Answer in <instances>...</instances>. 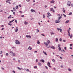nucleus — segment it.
Instances as JSON below:
<instances>
[{"instance_id":"nucleus-41","label":"nucleus","mask_w":73,"mask_h":73,"mask_svg":"<svg viewBox=\"0 0 73 73\" xmlns=\"http://www.w3.org/2000/svg\"><path fill=\"white\" fill-rule=\"evenodd\" d=\"M8 25H10V26H11V25H12V24L9 23H8Z\"/></svg>"},{"instance_id":"nucleus-31","label":"nucleus","mask_w":73,"mask_h":73,"mask_svg":"<svg viewBox=\"0 0 73 73\" xmlns=\"http://www.w3.org/2000/svg\"><path fill=\"white\" fill-rule=\"evenodd\" d=\"M69 21H67L65 23H66V24H68V23H69Z\"/></svg>"},{"instance_id":"nucleus-29","label":"nucleus","mask_w":73,"mask_h":73,"mask_svg":"<svg viewBox=\"0 0 73 73\" xmlns=\"http://www.w3.org/2000/svg\"><path fill=\"white\" fill-rule=\"evenodd\" d=\"M58 46L59 48L60 47V46H61V45L60 44H59L58 45Z\"/></svg>"},{"instance_id":"nucleus-40","label":"nucleus","mask_w":73,"mask_h":73,"mask_svg":"<svg viewBox=\"0 0 73 73\" xmlns=\"http://www.w3.org/2000/svg\"><path fill=\"white\" fill-rule=\"evenodd\" d=\"M3 53V51H1L0 52V54H1Z\"/></svg>"},{"instance_id":"nucleus-32","label":"nucleus","mask_w":73,"mask_h":73,"mask_svg":"<svg viewBox=\"0 0 73 73\" xmlns=\"http://www.w3.org/2000/svg\"><path fill=\"white\" fill-rule=\"evenodd\" d=\"M62 11L63 12H64V13H65V10L63 9Z\"/></svg>"},{"instance_id":"nucleus-26","label":"nucleus","mask_w":73,"mask_h":73,"mask_svg":"<svg viewBox=\"0 0 73 73\" xmlns=\"http://www.w3.org/2000/svg\"><path fill=\"white\" fill-rule=\"evenodd\" d=\"M13 9L14 11H16V9H15V8L13 7Z\"/></svg>"},{"instance_id":"nucleus-57","label":"nucleus","mask_w":73,"mask_h":73,"mask_svg":"<svg viewBox=\"0 0 73 73\" xmlns=\"http://www.w3.org/2000/svg\"><path fill=\"white\" fill-rule=\"evenodd\" d=\"M37 52V51H35V53H36Z\"/></svg>"},{"instance_id":"nucleus-51","label":"nucleus","mask_w":73,"mask_h":73,"mask_svg":"<svg viewBox=\"0 0 73 73\" xmlns=\"http://www.w3.org/2000/svg\"><path fill=\"white\" fill-rule=\"evenodd\" d=\"M70 46H72V45H73V44H70Z\"/></svg>"},{"instance_id":"nucleus-23","label":"nucleus","mask_w":73,"mask_h":73,"mask_svg":"<svg viewBox=\"0 0 73 73\" xmlns=\"http://www.w3.org/2000/svg\"><path fill=\"white\" fill-rule=\"evenodd\" d=\"M15 21V19L13 20L12 21H10L9 22V23H12V22H13V21Z\"/></svg>"},{"instance_id":"nucleus-15","label":"nucleus","mask_w":73,"mask_h":73,"mask_svg":"<svg viewBox=\"0 0 73 73\" xmlns=\"http://www.w3.org/2000/svg\"><path fill=\"white\" fill-rule=\"evenodd\" d=\"M28 49L29 50H32V48L30 46H29V48H28Z\"/></svg>"},{"instance_id":"nucleus-43","label":"nucleus","mask_w":73,"mask_h":73,"mask_svg":"<svg viewBox=\"0 0 73 73\" xmlns=\"http://www.w3.org/2000/svg\"><path fill=\"white\" fill-rule=\"evenodd\" d=\"M51 35H54V33H51Z\"/></svg>"},{"instance_id":"nucleus-59","label":"nucleus","mask_w":73,"mask_h":73,"mask_svg":"<svg viewBox=\"0 0 73 73\" xmlns=\"http://www.w3.org/2000/svg\"><path fill=\"white\" fill-rule=\"evenodd\" d=\"M63 42H65V41H65V40H63Z\"/></svg>"},{"instance_id":"nucleus-30","label":"nucleus","mask_w":73,"mask_h":73,"mask_svg":"<svg viewBox=\"0 0 73 73\" xmlns=\"http://www.w3.org/2000/svg\"><path fill=\"white\" fill-rule=\"evenodd\" d=\"M52 60V61H53V62H55V60L54 59H53Z\"/></svg>"},{"instance_id":"nucleus-9","label":"nucleus","mask_w":73,"mask_h":73,"mask_svg":"<svg viewBox=\"0 0 73 73\" xmlns=\"http://www.w3.org/2000/svg\"><path fill=\"white\" fill-rule=\"evenodd\" d=\"M26 37H27L28 38H31V36H30V35H26Z\"/></svg>"},{"instance_id":"nucleus-64","label":"nucleus","mask_w":73,"mask_h":73,"mask_svg":"<svg viewBox=\"0 0 73 73\" xmlns=\"http://www.w3.org/2000/svg\"><path fill=\"white\" fill-rule=\"evenodd\" d=\"M6 55H8V53H6Z\"/></svg>"},{"instance_id":"nucleus-8","label":"nucleus","mask_w":73,"mask_h":73,"mask_svg":"<svg viewBox=\"0 0 73 73\" xmlns=\"http://www.w3.org/2000/svg\"><path fill=\"white\" fill-rule=\"evenodd\" d=\"M50 11H52L53 12H54V9L53 8H50Z\"/></svg>"},{"instance_id":"nucleus-39","label":"nucleus","mask_w":73,"mask_h":73,"mask_svg":"<svg viewBox=\"0 0 73 73\" xmlns=\"http://www.w3.org/2000/svg\"><path fill=\"white\" fill-rule=\"evenodd\" d=\"M56 42H57V41H58V38H56Z\"/></svg>"},{"instance_id":"nucleus-4","label":"nucleus","mask_w":73,"mask_h":73,"mask_svg":"<svg viewBox=\"0 0 73 73\" xmlns=\"http://www.w3.org/2000/svg\"><path fill=\"white\" fill-rule=\"evenodd\" d=\"M47 14L48 15V16H47V17H48V19H50V18H49V16H51V14L49 13H47Z\"/></svg>"},{"instance_id":"nucleus-12","label":"nucleus","mask_w":73,"mask_h":73,"mask_svg":"<svg viewBox=\"0 0 73 73\" xmlns=\"http://www.w3.org/2000/svg\"><path fill=\"white\" fill-rule=\"evenodd\" d=\"M31 11L32 12H36V11H35V10L32 9L31 10Z\"/></svg>"},{"instance_id":"nucleus-25","label":"nucleus","mask_w":73,"mask_h":73,"mask_svg":"<svg viewBox=\"0 0 73 73\" xmlns=\"http://www.w3.org/2000/svg\"><path fill=\"white\" fill-rule=\"evenodd\" d=\"M51 48H52V49H55L54 47L53 46H51Z\"/></svg>"},{"instance_id":"nucleus-18","label":"nucleus","mask_w":73,"mask_h":73,"mask_svg":"<svg viewBox=\"0 0 73 73\" xmlns=\"http://www.w3.org/2000/svg\"><path fill=\"white\" fill-rule=\"evenodd\" d=\"M55 1H54L52 0L51 1H50L51 3H54Z\"/></svg>"},{"instance_id":"nucleus-6","label":"nucleus","mask_w":73,"mask_h":73,"mask_svg":"<svg viewBox=\"0 0 73 73\" xmlns=\"http://www.w3.org/2000/svg\"><path fill=\"white\" fill-rule=\"evenodd\" d=\"M70 4H71V2L70 1H69L67 2V5H68V6H70Z\"/></svg>"},{"instance_id":"nucleus-5","label":"nucleus","mask_w":73,"mask_h":73,"mask_svg":"<svg viewBox=\"0 0 73 73\" xmlns=\"http://www.w3.org/2000/svg\"><path fill=\"white\" fill-rule=\"evenodd\" d=\"M10 54H11L12 55H15V53H13L12 51L10 52Z\"/></svg>"},{"instance_id":"nucleus-11","label":"nucleus","mask_w":73,"mask_h":73,"mask_svg":"<svg viewBox=\"0 0 73 73\" xmlns=\"http://www.w3.org/2000/svg\"><path fill=\"white\" fill-rule=\"evenodd\" d=\"M15 32H18V27H16V29H15Z\"/></svg>"},{"instance_id":"nucleus-24","label":"nucleus","mask_w":73,"mask_h":73,"mask_svg":"<svg viewBox=\"0 0 73 73\" xmlns=\"http://www.w3.org/2000/svg\"><path fill=\"white\" fill-rule=\"evenodd\" d=\"M43 53H44V54L45 55H47V54H46V53L45 52H44V51H43Z\"/></svg>"},{"instance_id":"nucleus-27","label":"nucleus","mask_w":73,"mask_h":73,"mask_svg":"<svg viewBox=\"0 0 73 73\" xmlns=\"http://www.w3.org/2000/svg\"><path fill=\"white\" fill-rule=\"evenodd\" d=\"M72 15V13H70L68 15L70 16V15Z\"/></svg>"},{"instance_id":"nucleus-49","label":"nucleus","mask_w":73,"mask_h":73,"mask_svg":"<svg viewBox=\"0 0 73 73\" xmlns=\"http://www.w3.org/2000/svg\"><path fill=\"white\" fill-rule=\"evenodd\" d=\"M64 49L66 50V47H64Z\"/></svg>"},{"instance_id":"nucleus-55","label":"nucleus","mask_w":73,"mask_h":73,"mask_svg":"<svg viewBox=\"0 0 73 73\" xmlns=\"http://www.w3.org/2000/svg\"><path fill=\"white\" fill-rule=\"evenodd\" d=\"M18 62H21L20 60H18Z\"/></svg>"},{"instance_id":"nucleus-14","label":"nucleus","mask_w":73,"mask_h":73,"mask_svg":"<svg viewBox=\"0 0 73 73\" xmlns=\"http://www.w3.org/2000/svg\"><path fill=\"white\" fill-rule=\"evenodd\" d=\"M47 44H50V42L49 40L47 41Z\"/></svg>"},{"instance_id":"nucleus-58","label":"nucleus","mask_w":73,"mask_h":73,"mask_svg":"<svg viewBox=\"0 0 73 73\" xmlns=\"http://www.w3.org/2000/svg\"><path fill=\"white\" fill-rule=\"evenodd\" d=\"M13 15H15V12H13Z\"/></svg>"},{"instance_id":"nucleus-63","label":"nucleus","mask_w":73,"mask_h":73,"mask_svg":"<svg viewBox=\"0 0 73 73\" xmlns=\"http://www.w3.org/2000/svg\"><path fill=\"white\" fill-rule=\"evenodd\" d=\"M45 68H46V69H48V67H47L46 66H45Z\"/></svg>"},{"instance_id":"nucleus-47","label":"nucleus","mask_w":73,"mask_h":73,"mask_svg":"<svg viewBox=\"0 0 73 73\" xmlns=\"http://www.w3.org/2000/svg\"><path fill=\"white\" fill-rule=\"evenodd\" d=\"M36 62H38V59H36Z\"/></svg>"},{"instance_id":"nucleus-48","label":"nucleus","mask_w":73,"mask_h":73,"mask_svg":"<svg viewBox=\"0 0 73 73\" xmlns=\"http://www.w3.org/2000/svg\"><path fill=\"white\" fill-rule=\"evenodd\" d=\"M43 19H44V18H45V15H43Z\"/></svg>"},{"instance_id":"nucleus-52","label":"nucleus","mask_w":73,"mask_h":73,"mask_svg":"<svg viewBox=\"0 0 73 73\" xmlns=\"http://www.w3.org/2000/svg\"><path fill=\"white\" fill-rule=\"evenodd\" d=\"M57 16H58L59 17V16H60V14H58L57 15Z\"/></svg>"},{"instance_id":"nucleus-45","label":"nucleus","mask_w":73,"mask_h":73,"mask_svg":"<svg viewBox=\"0 0 73 73\" xmlns=\"http://www.w3.org/2000/svg\"><path fill=\"white\" fill-rule=\"evenodd\" d=\"M59 40L60 41H62V39H61V38H60Z\"/></svg>"},{"instance_id":"nucleus-53","label":"nucleus","mask_w":73,"mask_h":73,"mask_svg":"<svg viewBox=\"0 0 73 73\" xmlns=\"http://www.w3.org/2000/svg\"><path fill=\"white\" fill-rule=\"evenodd\" d=\"M13 73H16V72H15V71H14V70H13Z\"/></svg>"},{"instance_id":"nucleus-2","label":"nucleus","mask_w":73,"mask_h":73,"mask_svg":"<svg viewBox=\"0 0 73 73\" xmlns=\"http://www.w3.org/2000/svg\"><path fill=\"white\" fill-rule=\"evenodd\" d=\"M15 43L16 44H20V42H19V40H16V42H15Z\"/></svg>"},{"instance_id":"nucleus-35","label":"nucleus","mask_w":73,"mask_h":73,"mask_svg":"<svg viewBox=\"0 0 73 73\" xmlns=\"http://www.w3.org/2000/svg\"><path fill=\"white\" fill-rule=\"evenodd\" d=\"M72 37H73V35H72V34L70 36V38H72Z\"/></svg>"},{"instance_id":"nucleus-13","label":"nucleus","mask_w":73,"mask_h":73,"mask_svg":"<svg viewBox=\"0 0 73 73\" xmlns=\"http://www.w3.org/2000/svg\"><path fill=\"white\" fill-rule=\"evenodd\" d=\"M41 61L42 62H45V61H44V60H43V59H42L40 60V62H41Z\"/></svg>"},{"instance_id":"nucleus-42","label":"nucleus","mask_w":73,"mask_h":73,"mask_svg":"<svg viewBox=\"0 0 73 73\" xmlns=\"http://www.w3.org/2000/svg\"><path fill=\"white\" fill-rule=\"evenodd\" d=\"M37 68V67L36 66H35L34 67V68Z\"/></svg>"},{"instance_id":"nucleus-34","label":"nucleus","mask_w":73,"mask_h":73,"mask_svg":"<svg viewBox=\"0 0 73 73\" xmlns=\"http://www.w3.org/2000/svg\"><path fill=\"white\" fill-rule=\"evenodd\" d=\"M61 18H62V17L60 16V17H58V19H61Z\"/></svg>"},{"instance_id":"nucleus-19","label":"nucleus","mask_w":73,"mask_h":73,"mask_svg":"<svg viewBox=\"0 0 73 73\" xmlns=\"http://www.w3.org/2000/svg\"><path fill=\"white\" fill-rule=\"evenodd\" d=\"M37 43L38 44H40V41H39V40H38Z\"/></svg>"},{"instance_id":"nucleus-17","label":"nucleus","mask_w":73,"mask_h":73,"mask_svg":"<svg viewBox=\"0 0 73 73\" xmlns=\"http://www.w3.org/2000/svg\"><path fill=\"white\" fill-rule=\"evenodd\" d=\"M17 68L18 69L20 70H21V69H22V70H23V68L21 69V68H19V67H17Z\"/></svg>"},{"instance_id":"nucleus-22","label":"nucleus","mask_w":73,"mask_h":73,"mask_svg":"<svg viewBox=\"0 0 73 73\" xmlns=\"http://www.w3.org/2000/svg\"><path fill=\"white\" fill-rule=\"evenodd\" d=\"M28 22H26V21H25L24 22V23L25 25H27V24H28Z\"/></svg>"},{"instance_id":"nucleus-44","label":"nucleus","mask_w":73,"mask_h":73,"mask_svg":"<svg viewBox=\"0 0 73 73\" xmlns=\"http://www.w3.org/2000/svg\"><path fill=\"white\" fill-rule=\"evenodd\" d=\"M36 31H37V32L38 33V32H39V30L38 29H37Z\"/></svg>"},{"instance_id":"nucleus-16","label":"nucleus","mask_w":73,"mask_h":73,"mask_svg":"<svg viewBox=\"0 0 73 73\" xmlns=\"http://www.w3.org/2000/svg\"><path fill=\"white\" fill-rule=\"evenodd\" d=\"M38 65H39V66H41V65H42L41 63L40 62H38Z\"/></svg>"},{"instance_id":"nucleus-37","label":"nucleus","mask_w":73,"mask_h":73,"mask_svg":"<svg viewBox=\"0 0 73 73\" xmlns=\"http://www.w3.org/2000/svg\"><path fill=\"white\" fill-rule=\"evenodd\" d=\"M68 70L69 71H70V72L72 71V70H71V69H70V68H69L68 69Z\"/></svg>"},{"instance_id":"nucleus-54","label":"nucleus","mask_w":73,"mask_h":73,"mask_svg":"<svg viewBox=\"0 0 73 73\" xmlns=\"http://www.w3.org/2000/svg\"><path fill=\"white\" fill-rule=\"evenodd\" d=\"M42 36H45V35H44L43 34H41Z\"/></svg>"},{"instance_id":"nucleus-20","label":"nucleus","mask_w":73,"mask_h":73,"mask_svg":"<svg viewBox=\"0 0 73 73\" xmlns=\"http://www.w3.org/2000/svg\"><path fill=\"white\" fill-rule=\"evenodd\" d=\"M11 1V0H7V1H6V3H7L8 1Z\"/></svg>"},{"instance_id":"nucleus-46","label":"nucleus","mask_w":73,"mask_h":73,"mask_svg":"<svg viewBox=\"0 0 73 73\" xmlns=\"http://www.w3.org/2000/svg\"><path fill=\"white\" fill-rule=\"evenodd\" d=\"M15 22L16 23V24L17 23V20H16V19L15 20Z\"/></svg>"},{"instance_id":"nucleus-62","label":"nucleus","mask_w":73,"mask_h":73,"mask_svg":"<svg viewBox=\"0 0 73 73\" xmlns=\"http://www.w3.org/2000/svg\"><path fill=\"white\" fill-rule=\"evenodd\" d=\"M9 4H11V3L10 2H9Z\"/></svg>"},{"instance_id":"nucleus-50","label":"nucleus","mask_w":73,"mask_h":73,"mask_svg":"<svg viewBox=\"0 0 73 73\" xmlns=\"http://www.w3.org/2000/svg\"><path fill=\"white\" fill-rule=\"evenodd\" d=\"M71 7H73V3L71 5Z\"/></svg>"},{"instance_id":"nucleus-21","label":"nucleus","mask_w":73,"mask_h":73,"mask_svg":"<svg viewBox=\"0 0 73 73\" xmlns=\"http://www.w3.org/2000/svg\"><path fill=\"white\" fill-rule=\"evenodd\" d=\"M61 51H62V52H65V50H64L63 49H62Z\"/></svg>"},{"instance_id":"nucleus-1","label":"nucleus","mask_w":73,"mask_h":73,"mask_svg":"<svg viewBox=\"0 0 73 73\" xmlns=\"http://www.w3.org/2000/svg\"><path fill=\"white\" fill-rule=\"evenodd\" d=\"M44 44H45L46 47H47V48H49V47H50L49 44H47V43H46V42H44Z\"/></svg>"},{"instance_id":"nucleus-3","label":"nucleus","mask_w":73,"mask_h":73,"mask_svg":"<svg viewBox=\"0 0 73 73\" xmlns=\"http://www.w3.org/2000/svg\"><path fill=\"white\" fill-rule=\"evenodd\" d=\"M61 20L60 19H58L57 20L55 21L56 23H59L60 22Z\"/></svg>"},{"instance_id":"nucleus-28","label":"nucleus","mask_w":73,"mask_h":73,"mask_svg":"<svg viewBox=\"0 0 73 73\" xmlns=\"http://www.w3.org/2000/svg\"><path fill=\"white\" fill-rule=\"evenodd\" d=\"M18 8H19V6H16L15 7V8L16 9H18Z\"/></svg>"},{"instance_id":"nucleus-7","label":"nucleus","mask_w":73,"mask_h":73,"mask_svg":"<svg viewBox=\"0 0 73 73\" xmlns=\"http://www.w3.org/2000/svg\"><path fill=\"white\" fill-rule=\"evenodd\" d=\"M57 30L58 31H60V32H62V29H59V28H57Z\"/></svg>"},{"instance_id":"nucleus-36","label":"nucleus","mask_w":73,"mask_h":73,"mask_svg":"<svg viewBox=\"0 0 73 73\" xmlns=\"http://www.w3.org/2000/svg\"><path fill=\"white\" fill-rule=\"evenodd\" d=\"M26 70L27 72H29V70L28 69H26Z\"/></svg>"},{"instance_id":"nucleus-33","label":"nucleus","mask_w":73,"mask_h":73,"mask_svg":"<svg viewBox=\"0 0 73 73\" xmlns=\"http://www.w3.org/2000/svg\"><path fill=\"white\" fill-rule=\"evenodd\" d=\"M58 49H59V50H61V47H59Z\"/></svg>"},{"instance_id":"nucleus-10","label":"nucleus","mask_w":73,"mask_h":73,"mask_svg":"<svg viewBox=\"0 0 73 73\" xmlns=\"http://www.w3.org/2000/svg\"><path fill=\"white\" fill-rule=\"evenodd\" d=\"M47 65L48 66H49V67L51 68V66H50V62H48L47 64Z\"/></svg>"},{"instance_id":"nucleus-38","label":"nucleus","mask_w":73,"mask_h":73,"mask_svg":"<svg viewBox=\"0 0 73 73\" xmlns=\"http://www.w3.org/2000/svg\"><path fill=\"white\" fill-rule=\"evenodd\" d=\"M11 15H10L9 16V17H8V19H9L10 18H11Z\"/></svg>"},{"instance_id":"nucleus-56","label":"nucleus","mask_w":73,"mask_h":73,"mask_svg":"<svg viewBox=\"0 0 73 73\" xmlns=\"http://www.w3.org/2000/svg\"><path fill=\"white\" fill-rule=\"evenodd\" d=\"M64 15V17H66V15H65V14H63Z\"/></svg>"},{"instance_id":"nucleus-60","label":"nucleus","mask_w":73,"mask_h":73,"mask_svg":"<svg viewBox=\"0 0 73 73\" xmlns=\"http://www.w3.org/2000/svg\"><path fill=\"white\" fill-rule=\"evenodd\" d=\"M68 33H70V32H69V30H68Z\"/></svg>"},{"instance_id":"nucleus-61","label":"nucleus","mask_w":73,"mask_h":73,"mask_svg":"<svg viewBox=\"0 0 73 73\" xmlns=\"http://www.w3.org/2000/svg\"><path fill=\"white\" fill-rule=\"evenodd\" d=\"M70 33H68V36H70Z\"/></svg>"}]
</instances>
